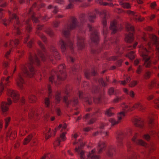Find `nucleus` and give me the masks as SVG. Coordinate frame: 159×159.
Returning a JSON list of instances; mask_svg holds the SVG:
<instances>
[{
  "instance_id": "nucleus-1",
  "label": "nucleus",
  "mask_w": 159,
  "mask_h": 159,
  "mask_svg": "<svg viewBox=\"0 0 159 159\" xmlns=\"http://www.w3.org/2000/svg\"><path fill=\"white\" fill-rule=\"evenodd\" d=\"M96 14L101 15L103 14V18L102 20L103 26V22L105 21L106 22V27L108 29L107 25V14L105 11L101 12L98 10H95L94 12H88L86 14L82 13L79 16V22L76 18L74 17H70V29H76L79 30L82 34L84 33L85 28L87 26L90 32V37L91 41L95 45L98 43L99 41L98 33L97 30L94 27H93L87 23L88 19L90 22H93L96 18Z\"/></svg>"
},
{
  "instance_id": "nucleus-2",
  "label": "nucleus",
  "mask_w": 159,
  "mask_h": 159,
  "mask_svg": "<svg viewBox=\"0 0 159 159\" xmlns=\"http://www.w3.org/2000/svg\"><path fill=\"white\" fill-rule=\"evenodd\" d=\"M141 39L139 52L142 58L143 65L146 67H149L152 65L150 50L153 51L154 48V52L159 60V39L153 34H149L148 35L144 34ZM158 67L159 69V65Z\"/></svg>"
},
{
  "instance_id": "nucleus-3",
  "label": "nucleus",
  "mask_w": 159,
  "mask_h": 159,
  "mask_svg": "<svg viewBox=\"0 0 159 159\" xmlns=\"http://www.w3.org/2000/svg\"><path fill=\"white\" fill-rule=\"evenodd\" d=\"M106 22L104 21L103 22V34L104 36V43L102 44V46H97L92 50V52L93 53H99L102 49H107L109 48L110 43H112L116 45L115 51L118 56L122 54L124 51L129 50L132 49L133 48H135L138 44L137 42L135 43L133 45H129L127 48H125V47L124 46H121V44H119V39L117 38L114 39H108L107 38V35L108 31V29L106 27Z\"/></svg>"
},
{
  "instance_id": "nucleus-4",
  "label": "nucleus",
  "mask_w": 159,
  "mask_h": 159,
  "mask_svg": "<svg viewBox=\"0 0 159 159\" xmlns=\"http://www.w3.org/2000/svg\"><path fill=\"white\" fill-rule=\"evenodd\" d=\"M78 137L77 134H74L72 136V139L75 141L74 144H77L78 146L75 148V151L79 154L81 159H97L99 158V156L97 155L101 153L103 151L106 149V145L104 142H101L98 144L97 147V151L94 149L92 150L89 153H85L82 150V147L84 146V144L81 139H79L78 141H75V139Z\"/></svg>"
},
{
  "instance_id": "nucleus-5",
  "label": "nucleus",
  "mask_w": 159,
  "mask_h": 159,
  "mask_svg": "<svg viewBox=\"0 0 159 159\" xmlns=\"http://www.w3.org/2000/svg\"><path fill=\"white\" fill-rule=\"evenodd\" d=\"M40 61L36 54L30 53L28 63L26 65H22L20 66L23 72L22 75L30 77H32L35 74L36 71L33 65H40Z\"/></svg>"
},
{
  "instance_id": "nucleus-6",
  "label": "nucleus",
  "mask_w": 159,
  "mask_h": 159,
  "mask_svg": "<svg viewBox=\"0 0 159 159\" xmlns=\"http://www.w3.org/2000/svg\"><path fill=\"white\" fill-rule=\"evenodd\" d=\"M91 91L93 93H98L99 94L98 97L92 98L90 96L88 95H84L82 92L80 91H78L77 92L78 95L80 99H82L89 105L91 104L93 100L95 103L100 102L101 98L104 94V92L100 89L99 87L96 85L93 86Z\"/></svg>"
},
{
  "instance_id": "nucleus-7",
  "label": "nucleus",
  "mask_w": 159,
  "mask_h": 159,
  "mask_svg": "<svg viewBox=\"0 0 159 159\" xmlns=\"http://www.w3.org/2000/svg\"><path fill=\"white\" fill-rule=\"evenodd\" d=\"M38 44L39 47L41 48L42 51L40 50L37 51V54L38 56L40 57L43 61H45L46 59H48L51 61H52L53 58H55L57 60L60 59V56L57 50L54 47H51V50L52 52V56H51L47 53H43L45 51V48L42 44V43L39 41L38 42Z\"/></svg>"
},
{
  "instance_id": "nucleus-8",
  "label": "nucleus",
  "mask_w": 159,
  "mask_h": 159,
  "mask_svg": "<svg viewBox=\"0 0 159 159\" xmlns=\"http://www.w3.org/2000/svg\"><path fill=\"white\" fill-rule=\"evenodd\" d=\"M56 76L52 75L49 78V80L51 82L53 81L56 85H57L61 84V81L65 80L66 76V73L63 65H59L57 71L54 72Z\"/></svg>"
},
{
  "instance_id": "nucleus-9",
  "label": "nucleus",
  "mask_w": 159,
  "mask_h": 159,
  "mask_svg": "<svg viewBox=\"0 0 159 159\" xmlns=\"http://www.w3.org/2000/svg\"><path fill=\"white\" fill-rule=\"evenodd\" d=\"M63 34L64 36L67 39V42H66L62 40H61L59 41V43L61 45V49L62 52H65L69 48V36L70 31L69 26H67L66 28H65L63 30Z\"/></svg>"
},
{
  "instance_id": "nucleus-10",
  "label": "nucleus",
  "mask_w": 159,
  "mask_h": 159,
  "mask_svg": "<svg viewBox=\"0 0 159 159\" xmlns=\"http://www.w3.org/2000/svg\"><path fill=\"white\" fill-rule=\"evenodd\" d=\"M102 113L99 109H96L94 111L91 115L87 114L84 117V120L87 121L88 123L91 124L94 122L96 118L100 116Z\"/></svg>"
},
{
  "instance_id": "nucleus-11",
  "label": "nucleus",
  "mask_w": 159,
  "mask_h": 159,
  "mask_svg": "<svg viewBox=\"0 0 159 159\" xmlns=\"http://www.w3.org/2000/svg\"><path fill=\"white\" fill-rule=\"evenodd\" d=\"M126 29L129 32L128 34L125 35V41L128 43H131L133 40V33L134 32V28L131 24L128 23L126 25Z\"/></svg>"
},
{
  "instance_id": "nucleus-12",
  "label": "nucleus",
  "mask_w": 159,
  "mask_h": 159,
  "mask_svg": "<svg viewBox=\"0 0 159 159\" xmlns=\"http://www.w3.org/2000/svg\"><path fill=\"white\" fill-rule=\"evenodd\" d=\"M122 107L124 109L125 111L128 110L132 111L133 108H138L139 110H143L145 108L142 104L139 102L135 104L134 105L132 106L131 107L125 103L123 105Z\"/></svg>"
},
{
  "instance_id": "nucleus-13",
  "label": "nucleus",
  "mask_w": 159,
  "mask_h": 159,
  "mask_svg": "<svg viewBox=\"0 0 159 159\" xmlns=\"http://www.w3.org/2000/svg\"><path fill=\"white\" fill-rule=\"evenodd\" d=\"M125 116V112L124 111H121L117 115V120H116L114 118H110L109 121L111 122V125H114L119 123Z\"/></svg>"
},
{
  "instance_id": "nucleus-14",
  "label": "nucleus",
  "mask_w": 159,
  "mask_h": 159,
  "mask_svg": "<svg viewBox=\"0 0 159 159\" xmlns=\"http://www.w3.org/2000/svg\"><path fill=\"white\" fill-rule=\"evenodd\" d=\"M8 95L12 98L15 102H17L20 99V95L17 91L9 90L8 91Z\"/></svg>"
},
{
  "instance_id": "nucleus-15",
  "label": "nucleus",
  "mask_w": 159,
  "mask_h": 159,
  "mask_svg": "<svg viewBox=\"0 0 159 159\" xmlns=\"http://www.w3.org/2000/svg\"><path fill=\"white\" fill-rule=\"evenodd\" d=\"M77 45L79 50H82L84 48L85 44L83 36L80 35L77 36Z\"/></svg>"
},
{
  "instance_id": "nucleus-16",
  "label": "nucleus",
  "mask_w": 159,
  "mask_h": 159,
  "mask_svg": "<svg viewBox=\"0 0 159 159\" xmlns=\"http://www.w3.org/2000/svg\"><path fill=\"white\" fill-rule=\"evenodd\" d=\"M16 81L17 86L20 90H22L24 89V81L20 74L18 75Z\"/></svg>"
},
{
  "instance_id": "nucleus-17",
  "label": "nucleus",
  "mask_w": 159,
  "mask_h": 159,
  "mask_svg": "<svg viewBox=\"0 0 159 159\" xmlns=\"http://www.w3.org/2000/svg\"><path fill=\"white\" fill-rule=\"evenodd\" d=\"M7 100L8 103L6 102H2L1 104V107L3 112H6L8 110L9 105L12 103V101L11 98H7Z\"/></svg>"
},
{
  "instance_id": "nucleus-18",
  "label": "nucleus",
  "mask_w": 159,
  "mask_h": 159,
  "mask_svg": "<svg viewBox=\"0 0 159 159\" xmlns=\"http://www.w3.org/2000/svg\"><path fill=\"white\" fill-rule=\"evenodd\" d=\"M134 125L141 129H145L143 120L141 118L137 117L134 118L133 120Z\"/></svg>"
},
{
  "instance_id": "nucleus-19",
  "label": "nucleus",
  "mask_w": 159,
  "mask_h": 159,
  "mask_svg": "<svg viewBox=\"0 0 159 159\" xmlns=\"http://www.w3.org/2000/svg\"><path fill=\"white\" fill-rule=\"evenodd\" d=\"M43 26V25H38L37 27V30L36 31V34L39 36L43 41L45 43L47 42V39L45 36L41 33L39 30H41Z\"/></svg>"
},
{
  "instance_id": "nucleus-20",
  "label": "nucleus",
  "mask_w": 159,
  "mask_h": 159,
  "mask_svg": "<svg viewBox=\"0 0 159 159\" xmlns=\"http://www.w3.org/2000/svg\"><path fill=\"white\" fill-rule=\"evenodd\" d=\"M110 29L111 30V34H114L117 32L118 30H120L121 28H119L116 22L115 21H112L111 22Z\"/></svg>"
},
{
  "instance_id": "nucleus-21",
  "label": "nucleus",
  "mask_w": 159,
  "mask_h": 159,
  "mask_svg": "<svg viewBox=\"0 0 159 159\" xmlns=\"http://www.w3.org/2000/svg\"><path fill=\"white\" fill-rule=\"evenodd\" d=\"M69 87H66V88L64 90V92L65 94H66V96H64L63 98V101L65 102L68 107L69 104V101L68 100V97L69 96Z\"/></svg>"
},
{
  "instance_id": "nucleus-22",
  "label": "nucleus",
  "mask_w": 159,
  "mask_h": 159,
  "mask_svg": "<svg viewBox=\"0 0 159 159\" xmlns=\"http://www.w3.org/2000/svg\"><path fill=\"white\" fill-rule=\"evenodd\" d=\"M84 73L85 77L88 79H89L91 76H94L97 74L96 70L94 69H92L91 72L89 70H87L85 71Z\"/></svg>"
},
{
  "instance_id": "nucleus-23",
  "label": "nucleus",
  "mask_w": 159,
  "mask_h": 159,
  "mask_svg": "<svg viewBox=\"0 0 159 159\" xmlns=\"http://www.w3.org/2000/svg\"><path fill=\"white\" fill-rule=\"evenodd\" d=\"M128 13L129 14L131 15H132L133 16H134V19H135L136 20L142 21H143L144 19L143 18H141L139 15H138L133 11H129Z\"/></svg>"
},
{
  "instance_id": "nucleus-24",
  "label": "nucleus",
  "mask_w": 159,
  "mask_h": 159,
  "mask_svg": "<svg viewBox=\"0 0 159 159\" xmlns=\"http://www.w3.org/2000/svg\"><path fill=\"white\" fill-rule=\"evenodd\" d=\"M115 152V149L114 147L112 146H110L107 148L106 153L108 156L111 157L113 155Z\"/></svg>"
},
{
  "instance_id": "nucleus-25",
  "label": "nucleus",
  "mask_w": 159,
  "mask_h": 159,
  "mask_svg": "<svg viewBox=\"0 0 159 159\" xmlns=\"http://www.w3.org/2000/svg\"><path fill=\"white\" fill-rule=\"evenodd\" d=\"M149 87L150 88L155 87L156 88H159V83L156 79H154L151 81L149 84Z\"/></svg>"
},
{
  "instance_id": "nucleus-26",
  "label": "nucleus",
  "mask_w": 159,
  "mask_h": 159,
  "mask_svg": "<svg viewBox=\"0 0 159 159\" xmlns=\"http://www.w3.org/2000/svg\"><path fill=\"white\" fill-rule=\"evenodd\" d=\"M29 118L30 119L35 120L36 118H38V114L35 113L33 110H31L28 114Z\"/></svg>"
},
{
  "instance_id": "nucleus-27",
  "label": "nucleus",
  "mask_w": 159,
  "mask_h": 159,
  "mask_svg": "<svg viewBox=\"0 0 159 159\" xmlns=\"http://www.w3.org/2000/svg\"><path fill=\"white\" fill-rule=\"evenodd\" d=\"M114 111L113 107H110V108L107 109L105 112V114L108 117L112 116L114 115Z\"/></svg>"
},
{
  "instance_id": "nucleus-28",
  "label": "nucleus",
  "mask_w": 159,
  "mask_h": 159,
  "mask_svg": "<svg viewBox=\"0 0 159 159\" xmlns=\"http://www.w3.org/2000/svg\"><path fill=\"white\" fill-rule=\"evenodd\" d=\"M18 19V17L16 16V14H13L12 15V16L10 17L9 20H8V21L9 22H11L12 20L15 19L16 20V24L17 25H20V24Z\"/></svg>"
},
{
  "instance_id": "nucleus-29",
  "label": "nucleus",
  "mask_w": 159,
  "mask_h": 159,
  "mask_svg": "<svg viewBox=\"0 0 159 159\" xmlns=\"http://www.w3.org/2000/svg\"><path fill=\"white\" fill-rule=\"evenodd\" d=\"M9 43V45L11 47L12 46V48L16 47L19 43V40L18 39H15V41L11 40Z\"/></svg>"
},
{
  "instance_id": "nucleus-30",
  "label": "nucleus",
  "mask_w": 159,
  "mask_h": 159,
  "mask_svg": "<svg viewBox=\"0 0 159 159\" xmlns=\"http://www.w3.org/2000/svg\"><path fill=\"white\" fill-rule=\"evenodd\" d=\"M61 93L60 92L57 91L56 93L55 98L56 100V102L57 103H59L60 101L61 98Z\"/></svg>"
},
{
  "instance_id": "nucleus-31",
  "label": "nucleus",
  "mask_w": 159,
  "mask_h": 159,
  "mask_svg": "<svg viewBox=\"0 0 159 159\" xmlns=\"http://www.w3.org/2000/svg\"><path fill=\"white\" fill-rule=\"evenodd\" d=\"M124 92L127 94H129V96L132 98H133L134 96V93L133 91H131L129 93L128 89L126 88H124Z\"/></svg>"
},
{
  "instance_id": "nucleus-32",
  "label": "nucleus",
  "mask_w": 159,
  "mask_h": 159,
  "mask_svg": "<svg viewBox=\"0 0 159 159\" xmlns=\"http://www.w3.org/2000/svg\"><path fill=\"white\" fill-rule=\"evenodd\" d=\"M32 138V135H29L25 139L24 141V145L28 143Z\"/></svg>"
},
{
  "instance_id": "nucleus-33",
  "label": "nucleus",
  "mask_w": 159,
  "mask_h": 159,
  "mask_svg": "<svg viewBox=\"0 0 159 159\" xmlns=\"http://www.w3.org/2000/svg\"><path fill=\"white\" fill-rule=\"evenodd\" d=\"M128 57L131 60H133L134 58L135 55L133 51H131L127 55Z\"/></svg>"
},
{
  "instance_id": "nucleus-34",
  "label": "nucleus",
  "mask_w": 159,
  "mask_h": 159,
  "mask_svg": "<svg viewBox=\"0 0 159 159\" xmlns=\"http://www.w3.org/2000/svg\"><path fill=\"white\" fill-rule=\"evenodd\" d=\"M151 75V72L147 70L145 72V73L143 75V77L145 79H147L150 78Z\"/></svg>"
},
{
  "instance_id": "nucleus-35",
  "label": "nucleus",
  "mask_w": 159,
  "mask_h": 159,
  "mask_svg": "<svg viewBox=\"0 0 159 159\" xmlns=\"http://www.w3.org/2000/svg\"><path fill=\"white\" fill-rule=\"evenodd\" d=\"M120 4L124 8H129L130 7V5L129 3H123L122 1H120Z\"/></svg>"
},
{
  "instance_id": "nucleus-36",
  "label": "nucleus",
  "mask_w": 159,
  "mask_h": 159,
  "mask_svg": "<svg viewBox=\"0 0 159 159\" xmlns=\"http://www.w3.org/2000/svg\"><path fill=\"white\" fill-rule=\"evenodd\" d=\"M29 98L30 102H35L37 98L33 95H31L29 96Z\"/></svg>"
},
{
  "instance_id": "nucleus-37",
  "label": "nucleus",
  "mask_w": 159,
  "mask_h": 159,
  "mask_svg": "<svg viewBox=\"0 0 159 159\" xmlns=\"http://www.w3.org/2000/svg\"><path fill=\"white\" fill-rule=\"evenodd\" d=\"M47 34L51 37H53L54 35V33L52 30L50 28H48L46 30Z\"/></svg>"
},
{
  "instance_id": "nucleus-38",
  "label": "nucleus",
  "mask_w": 159,
  "mask_h": 159,
  "mask_svg": "<svg viewBox=\"0 0 159 159\" xmlns=\"http://www.w3.org/2000/svg\"><path fill=\"white\" fill-rule=\"evenodd\" d=\"M103 0H100V1L99 2V3L101 5H102L104 6L109 5L111 7H113L114 5L112 3H108L107 2H102Z\"/></svg>"
},
{
  "instance_id": "nucleus-39",
  "label": "nucleus",
  "mask_w": 159,
  "mask_h": 159,
  "mask_svg": "<svg viewBox=\"0 0 159 159\" xmlns=\"http://www.w3.org/2000/svg\"><path fill=\"white\" fill-rule=\"evenodd\" d=\"M32 28L30 25L29 24L28 22H27V27L26 28V31L28 33H30L32 30Z\"/></svg>"
},
{
  "instance_id": "nucleus-40",
  "label": "nucleus",
  "mask_w": 159,
  "mask_h": 159,
  "mask_svg": "<svg viewBox=\"0 0 159 159\" xmlns=\"http://www.w3.org/2000/svg\"><path fill=\"white\" fill-rule=\"evenodd\" d=\"M98 83L101 84L103 86H105L107 85L106 82L104 81L102 78H101L98 80Z\"/></svg>"
},
{
  "instance_id": "nucleus-41",
  "label": "nucleus",
  "mask_w": 159,
  "mask_h": 159,
  "mask_svg": "<svg viewBox=\"0 0 159 159\" xmlns=\"http://www.w3.org/2000/svg\"><path fill=\"white\" fill-rule=\"evenodd\" d=\"M13 26L14 27L15 30V31L16 33L18 35H20L21 34V32L19 29V27H17L14 24L13 25Z\"/></svg>"
},
{
  "instance_id": "nucleus-42",
  "label": "nucleus",
  "mask_w": 159,
  "mask_h": 159,
  "mask_svg": "<svg viewBox=\"0 0 159 159\" xmlns=\"http://www.w3.org/2000/svg\"><path fill=\"white\" fill-rule=\"evenodd\" d=\"M44 104L46 107H48L50 104V101L49 98H46L44 99Z\"/></svg>"
},
{
  "instance_id": "nucleus-43",
  "label": "nucleus",
  "mask_w": 159,
  "mask_h": 159,
  "mask_svg": "<svg viewBox=\"0 0 159 159\" xmlns=\"http://www.w3.org/2000/svg\"><path fill=\"white\" fill-rule=\"evenodd\" d=\"M78 98L76 97L74 98L71 101L70 100V104H74V105H77L78 103Z\"/></svg>"
},
{
  "instance_id": "nucleus-44",
  "label": "nucleus",
  "mask_w": 159,
  "mask_h": 159,
  "mask_svg": "<svg viewBox=\"0 0 159 159\" xmlns=\"http://www.w3.org/2000/svg\"><path fill=\"white\" fill-rule=\"evenodd\" d=\"M10 120L11 118L10 117H7L5 119V127L6 128L7 127Z\"/></svg>"
},
{
  "instance_id": "nucleus-45",
  "label": "nucleus",
  "mask_w": 159,
  "mask_h": 159,
  "mask_svg": "<svg viewBox=\"0 0 159 159\" xmlns=\"http://www.w3.org/2000/svg\"><path fill=\"white\" fill-rule=\"evenodd\" d=\"M130 80V79L129 77H127L126 78V80H124L121 81V84L123 85H125L126 84V83L129 82Z\"/></svg>"
},
{
  "instance_id": "nucleus-46",
  "label": "nucleus",
  "mask_w": 159,
  "mask_h": 159,
  "mask_svg": "<svg viewBox=\"0 0 159 159\" xmlns=\"http://www.w3.org/2000/svg\"><path fill=\"white\" fill-rule=\"evenodd\" d=\"M34 43V40L33 39H30L29 42L27 43V46L29 48H31Z\"/></svg>"
},
{
  "instance_id": "nucleus-47",
  "label": "nucleus",
  "mask_w": 159,
  "mask_h": 159,
  "mask_svg": "<svg viewBox=\"0 0 159 159\" xmlns=\"http://www.w3.org/2000/svg\"><path fill=\"white\" fill-rule=\"evenodd\" d=\"M51 131V129L50 128L48 132V134H46L45 135V137H46V139H49L50 137L51 136V134L50 133Z\"/></svg>"
},
{
  "instance_id": "nucleus-48",
  "label": "nucleus",
  "mask_w": 159,
  "mask_h": 159,
  "mask_svg": "<svg viewBox=\"0 0 159 159\" xmlns=\"http://www.w3.org/2000/svg\"><path fill=\"white\" fill-rule=\"evenodd\" d=\"M31 18L34 22L38 23L39 22V20H38V19L34 15H32Z\"/></svg>"
},
{
  "instance_id": "nucleus-49",
  "label": "nucleus",
  "mask_w": 159,
  "mask_h": 159,
  "mask_svg": "<svg viewBox=\"0 0 159 159\" xmlns=\"http://www.w3.org/2000/svg\"><path fill=\"white\" fill-rule=\"evenodd\" d=\"M60 23V21H55L53 22V27L57 28L58 27Z\"/></svg>"
},
{
  "instance_id": "nucleus-50",
  "label": "nucleus",
  "mask_w": 159,
  "mask_h": 159,
  "mask_svg": "<svg viewBox=\"0 0 159 159\" xmlns=\"http://www.w3.org/2000/svg\"><path fill=\"white\" fill-rule=\"evenodd\" d=\"M155 107L156 108L159 109V99H157L154 101Z\"/></svg>"
},
{
  "instance_id": "nucleus-51",
  "label": "nucleus",
  "mask_w": 159,
  "mask_h": 159,
  "mask_svg": "<svg viewBox=\"0 0 159 159\" xmlns=\"http://www.w3.org/2000/svg\"><path fill=\"white\" fill-rule=\"evenodd\" d=\"M114 89L112 87L110 88L108 90V93L109 95H112L114 93Z\"/></svg>"
},
{
  "instance_id": "nucleus-52",
  "label": "nucleus",
  "mask_w": 159,
  "mask_h": 159,
  "mask_svg": "<svg viewBox=\"0 0 159 159\" xmlns=\"http://www.w3.org/2000/svg\"><path fill=\"white\" fill-rule=\"evenodd\" d=\"M142 71V66H139L138 67L136 70V73L138 74H140Z\"/></svg>"
},
{
  "instance_id": "nucleus-53",
  "label": "nucleus",
  "mask_w": 159,
  "mask_h": 159,
  "mask_svg": "<svg viewBox=\"0 0 159 159\" xmlns=\"http://www.w3.org/2000/svg\"><path fill=\"white\" fill-rule=\"evenodd\" d=\"M143 138L147 141H148L150 139V136L148 134H145L143 135Z\"/></svg>"
},
{
  "instance_id": "nucleus-54",
  "label": "nucleus",
  "mask_w": 159,
  "mask_h": 159,
  "mask_svg": "<svg viewBox=\"0 0 159 159\" xmlns=\"http://www.w3.org/2000/svg\"><path fill=\"white\" fill-rule=\"evenodd\" d=\"M149 123L150 127H151L153 123V119L152 117L149 118Z\"/></svg>"
},
{
  "instance_id": "nucleus-55",
  "label": "nucleus",
  "mask_w": 159,
  "mask_h": 159,
  "mask_svg": "<svg viewBox=\"0 0 159 159\" xmlns=\"http://www.w3.org/2000/svg\"><path fill=\"white\" fill-rule=\"evenodd\" d=\"M11 51V48L9 50V51H7L5 54L4 57L7 58H8L9 56Z\"/></svg>"
},
{
  "instance_id": "nucleus-56",
  "label": "nucleus",
  "mask_w": 159,
  "mask_h": 159,
  "mask_svg": "<svg viewBox=\"0 0 159 159\" xmlns=\"http://www.w3.org/2000/svg\"><path fill=\"white\" fill-rule=\"evenodd\" d=\"M48 90L49 96H51L52 95V91L51 87L50 86V85H48Z\"/></svg>"
},
{
  "instance_id": "nucleus-57",
  "label": "nucleus",
  "mask_w": 159,
  "mask_h": 159,
  "mask_svg": "<svg viewBox=\"0 0 159 159\" xmlns=\"http://www.w3.org/2000/svg\"><path fill=\"white\" fill-rule=\"evenodd\" d=\"M45 6V5L44 3H41L37 7L38 10L39 11V9L41 8L44 7Z\"/></svg>"
},
{
  "instance_id": "nucleus-58",
  "label": "nucleus",
  "mask_w": 159,
  "mask_h": 159,
  "mask_svg": "<svg viewBox=\"0 0 159 159\" xmlns=\"http://www.w3.org/2000/svg\"><path fill=\"white\" fill-rule=\"evenodd\" d=\"M7 136H9L10 137H12L13 138H15L16 137V135L15 134H13L12 132L10 133L9 132L8 133Z\"/></svg>"
},
{
  "instance_id": "nucleus-59",
  "label": "nucleus",
  "mask_w": 159,
  "mask_h": 159,
  "mask_svg": "<svg viewBox=\"0 0 159 159\" xmlns=\"http://www.w3.org/2000/svg\"><path fill=\"white\" fill-rule=\"evenodd\" d=\"M137 84V82L136 81H134L129 84L130 87H133L136 85Z\"/></svg>"
},
{
  "instance_id": "nucleus-60",
  "label": "nucleus",
  "mask_w": 159,
  "mask_h": 159,
  "mask_svg": "<svg viewBox=\"0 0 159 159\" xmlns=\"http://www.w3.org/2000/svg\"><path fill=\"white\" fill-rule=\"evenodd\" d=\"M122 61L121 60H118L116 63V65L118 66H120L121 65Z\"/></svg>"
},
{
  "instance_id": "nucleus-61",
  "label": "nucleus",
  "mask_w": 159,
  "mask_h": 159,
  "mask_svg": "<svg viewBox=\"0 0 159 159\" xmlns=\"http://www.w3.org/2000/svg\"><path fill=\"white\" fill-rule=\"evenodd\" d=\"M60 137L63 141H64L66 139V138L64 133H62V134L60 135Z\"/></svg>"
},
{
  "instance_id": "nucleus-62",
  "label": "nucleus",
  "mask_w": 159,
  "mask_h": 159,
  "mask_svg": "<svg viewBox=\"0 0 159 159\" xmlns=\"http://www.w3.org/2000/svg\"><path fill=\"white\" fill-rule=\"evenodd\" d=\"M58 8L57 6H55L54 7V9L53 11V12L55 14L57 13L58 11Z\"/></svg>"
},
{
  "instance_id": "nucleus-63",
  "label": "nucleus",
  "mask_w": 159,
  "mask_h": 159,
  "mask_svg": "<svg viewBox=\"0 0 159 159\" xmlns=\"http://www.w3.org/2000/svg\"><path fill=\"white\" fill-rule=\"evenodd\" d=\"M55 2L56 3L59 4H63L64 2L62 0H56Z\"/></svg>"
},
{
  "instance_id": "nucleus-64",
  "label": "nucleus",
  "mask_w": 159,
  "mask_h": 159,
  "mask_svg": "<svg viewBox=\"0 0 159 159\" xmlns=\"http://www.w3.org/2000/svg\"><path fill=\"white\" fill-rule=\"evenodd\" d=\"M121 100V98H120L117 97L114 99V102H117Z\"/></svg>"
}]
</instances>
